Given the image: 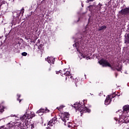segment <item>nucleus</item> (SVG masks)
<instances>
[{"label": "nucleus", "mask_w": 129, "mask_h": 129, "mask_svg": "<svg viewBox=\"0 0 129 129\" xmlns=\"http://www.w3.org/2000/svg\"><path fill=\"white\" fill-rule=\"evenodd\" d=\"M74 107L76 108V110L80 111L81 114H82V113H85V112H90V111H91L90 109L85 107L84 102L81 103V104L76 102L74 104Z\"/></svg>", "instance_id": "f257e3e1"}, {"label": "nucleus", "mask_w": 129, "mask_h": 129, "mask_svg": "<svg viewBox=\"0 0 129 129\" xmlns=\"http://www.w3.org/2000/svg\"><path fill=\"white\" fill-rule=\"evenodd\" d=\"M98 63L100 64V65H102L103 67H109L111 68V70H113V71H115V70H116L117 68L111 66V64H110L109 62H108V60H106V59L101 58L98 61Z\"/></svg>", "instance_id": "f03ea898"}, {"label": "nucleus", "mask_w": 129, "mask_h": 129, "mask_svg": "<svg viewBox=\"0 0 129 129\" xmlns=\"http://www.w3.org/2000/svg\"><path fill=\"white\" fill-rule=\"evenodd\" d=\"M35 116H36V114H35L34 112H31L29 114H27V113H26L24 115L21 117V119L22 120H27V119H31V118L32 117H35Z\"/></svg>", "instance_id": "7ed1b4c3"}, {"label": "nucleus", "mask_w": 129, "mask_h": 129, "mask_svg": "<svg viewBox=\"0 0 129 129\" xmlns=\"http://www.w3.org/2000/svg\"><path fill=\"white\" fill-rule=\"evenodd\" d=\"M56 121H57V117L56 116H54L51 120H50L47 124L48 127L47 129H53L54 127L53 125L56 123Z\"/></svg>", "instance_id": "20e7f679"}, {"label": "nucleus", "mask_w": 129, "mask_h": 129, "mask_svg": "<svg viewBox=\"0 0 129 129\" xmlns=\"http://www.w3.org/2000/svg\"><path fill=\"white\" fill-rule=\"evenodd\" d=\"M60 75H61L62 77H65V80H67L68 78H69L70 76V72L67 71V69H64L63 70H60Z\"/></svg>", "instance_id": "39448f33"}, {"label": "nucleus", "mask_w": 129, "mask_h": 129, "mask_svg": "<svg viewBox=\"0 0 129 129\" xmlns=\"http://www.w3.org/2000/svg\"><path fill=\"white\" fill-rule=\"evenodd\" d=\"M69 117H70V114L68 112H64L61 114V119L64 122V124H66L67 120H69Z\"/></svg>", "instance_id": "423d86ee"}, {"label": "nucleus", "mask_w": 129, "mask_h": 129, "mask_svg": "<svg viewBox=\"0 0 129 129\" xmlns=\"http://www.w3.org/2000/svg\"><path fill=\"white\" fill-rule=\"evenodd\" d=\"M119 121L122 123H128L129 119H127V116L124 114H122L120 117Z\"/></svg>", "instance_id": "0eeeda50"}, {"label": "nucleus", "mask_w": 129, "mask_h": 129, "mask_svg": "<svg viewBox=\"0 0 129 129\" xmlns=\"http://www.w3.org/2000/svg\"><path fill=\"white\" fill-rule=\"evenodd\" d=\"M119 14H121L122 16H126V15H129V7L125 8L119 11Z\"/></svg>", "instance_id": "6e6552de"}, {"label": "nucleus", "mask_w": 129, "mask_h": 129, "mask_svg": "<svg viewBox=\"0 0 129 129\" xmlns=\"http://www.w3.org/2000/svg\"><path fill=\"white\" fill-rule=\"evenodd\" d=\"M31 127V125L30 124H28L27 122H25L20 125V128L19 129H27Z\"/></svg>", "instance_id": "1a4fd4ad"}, {"label": "nucleus", "mask_w": 129, "mask_h": 129, "mask_svg": "<svg viewBox=\"0 0 129 129\" xmlns=\"http://www.w3.org/2000/svg\"><path fill=\"white\" fill-rule=\"evenodd\" d=\"M89 9V11L91 12V13H94L96 10V7L93 5H90L88 7Z\"/></svg>", "instance_id": "9d476101"}, {"label": "nucleus", "mask_w": 129, "mask_h": 129, "mask_svg": "<svg viewBox=\"0 0 129 129\" xmlns=\"http://www.w3.org/2000/svg\"><path fill=\"white\" fill-rule=\"evenodd\" d=\"M110 102H111V99L110 97H109V95H108L105 100V105H108V104H110Z\"/></svg>", "instance_id": "9b49d317"}, {"label": "nucleus", "mask_w": 129, "mask_h": 129, "mask_svg": "<svg viewBox=\"0 0 129 129\" xmlns=\"http://www.w3.org/2000/svg\"><path fill=\"white\" fill-rule=\"evenodd\" d=\"M44 45L40 44L38 46V51H41V55L43 54V52H44V48L43 47Z\"/></svg>", "instance_id": "f8f14e48"}, {"label": "nucleus", "mask_w": 129, "mask_h": 129, "mask_svg": "<svg viewBox=\"0 0 129 129\" xmlns=\"http://www.w3.org/2000/svg\"><path fill=\"white\" fill-rule=\"evenodd\" d=\"M8 128H12V127H15L14 123L13 122H10L7 125Z\"/></svg>", "instance_id": "ddd939ff"}, {"label": "nucleus", "mask_w": 129, "mask_h": 129, "mask_svg": "<svg viewBox=\"0 0 129 129\" xmlns=\"http://www.w3.org/2000/svg\"><path fill=\"white\" fill-rule=\"evenodd\" d=\"M124 43L129 44V33L126 34V36H125Z\"/></svg>", "instance_id": "4468645a"}, {"label": "nucleus", "mask_w": 129, "mask_h": 129, "mask_svg": "<svg viewBox=\"0 0 129 129\" xmlns=\"http://www.w3.org/2000/svg\"><path fill=\"white\" fill-rule=\"evenodd\" d=\"M129 110V105H125L123 107V112H125L126 111H128Z\"/></svg>", "instance_id": "2eb2a0df"}, {"label": "nucleus", "mask_w": 129, "mask_h": 129, "mask_svg": "<svg viewBox=\"0 0 129 129\" xmlns=\"http://www.w3.org/2000/svg\"><path fill=\"white\" fill-rule=\"evenodd\" d=\"M107 28V27L106 26L103 25V26L99 27L98 31H99V32L100 31H103V30H106Z\"/></svg>", "instance_id": "dca6fc26"}, {"label": "nucleus", "mask_w": 129, "mask_h": 129, "mask_svg": "<svg viewBox=\"0 0 129 129\" xmlns=\"http://www.w3.org/2000/svg\"><path fill=\"white\" fill-rule=\"evenodd\" d=\"M21 123L17 122L16 123H14V127L17 126L18 127H20L21 128Z\"/></svg>", "instance_id": "f3484780"}, {"label": "nucleus", "mask_w": 129, "mask_h": 129, "mask_svg": "<svg viewBox=\"0 0 129 129\" xmlns=\"http://www.w3.org/2000/svg\"><path fill=\"white\" fill-rule=\"evenodd\" d=\"M45 60L47 61V62L48 63H52V58L50 57H47V58H45Z\"/></svg>", "instance_id": "a211bd4d"}, {"label": "nucleus", "mask_w": 129, "mask_h": 129, "mask_svg": "<svg viewBox=\"0 0 129 129\" xmlns=\"http://www.w3.org/2000/svg\"><path fill=\"white\" fill-rule=\"evenodd\" d=\"M64 107H65V106L60 105L59 107H57L56 108V109H58V110H59V111H61V109H63V108H64Z\"/></svg>", "instance_id": "6ab92c4d"}, {"label": "nucleus", "mask_w": 129, "mask_h": 129, "mask_svg": "<svg viewBox=\"0 0 129 129\" xmlns=\"http://www.w3.org/2000/svg\"><path fill=\"white\" fill-rule=\"evenodd\" d=\"M25 13V9L24 8H22V9H21L20 14H22V16L23 17V16H24V13Z\"/></svg>", "instance_id": "aec40b11"}, {"label": "nucleus", "mask_w": 129, "mask_h": 129, "mask_svg": "<svg viewBox=\"0 0 129 129\" xmlns=\"http://www.w3.org/2000/svg\"><path fill=\"white\" fill-rule=\"evenodd\" d=\"M38 113H40V112H45V109L41 108L40 109H39L38 111H37Z\"/></svg>", "instance_id": "412c9836"}, {"label": "nucleus", "mask_w": 129, "mask_h": 129, "mask_svg": "<svg viewBox=\"0 0 129 129\" xmlns=\"http://www.w3.org/2000/svg\"><path fill=\"white\" fill-rule=\"evenodd\" d=\"M17 96L18 97V99H17V100H18V101H19V102L20 103L21 101H22V99H20V97H21V95L18 94V95H17Z\"/></svg>", "instance_id": "4be33fe9"}, {"label": "nucleus", "mask_w": 129, "mask_h": 129, "mask_svg": "<svg viewBox=\"0 0 129 129\" xmlns=\"http://www.w3.org/2000/svg\"><path fill=\"white\" fill-rule=\"evenodd\" d=\"M5 37H6V39H9V38H10V37H11V34H10V32L8 34H6L5 35Z\"/></svg>", "instance_id": "5701e85b"}, {"label": "nucleus", "mask_w": 129, "mask_h": 129, "mask_svg": "<svg viewBox=\"0 0 129 129\" xmlns=\"http://www.w3.org/2000/svg\"><path fill=\"white\" fill-rule=\"evenodd\" d=\"M109 97L110 98H111V99H112V98H114V97H115V94L110 95H109Z\"/></svg>", "instance_id": "b1692460"}, {"label": "nucleus", "mask_w": 129, "mask_h": 129, "mask_svg": "<svg viewBox=\"0 0 129 129\" xmlns=\"http://www.w3.org/2000/svg\"><path fill=\"white\" fill-rule=\"evenodd\" d=\"M27 55H28V53L26 52H24L22 53V56H27Z\"/></svg>", "instance_id": "393cba45"}, {"label": "nucleus", "mask_w": 129, "mask_h": 129, "mask_svg": "<svg viewBox=\"0 0 129 129\" xmlns=\"http://www.w3.org/2000/svg\"><path fill=\"white\" fill-rule=\"evenodd\" d=\"M49 111H50V110H49V109H47V108H46L45 109V110H44V113H47V112H49Z\"/></svg>", "instance_id": "a878e982"}, {"label": "nucleus", "mask_w": 129, "mask_h": 129, "mask_svg": "<svg viewBox=\"0 0 129 129\" xmlns=\"http://www.w3.org/2000/svg\"><path fill=\"white\" fill-rule=\"evenodd\" d=\"M30 125L31 129H33L34 128V127H35V126H34V124H30Z\"/></svg>", "instance_id": "bb28decb"}, {"label": "nucleus", "mask_w": 129, "mask_h": 129, "mask_svg": "<svg viewBox=\"0 0 129 129\" xmlns=\"http://www.w3.org/2000/svg\"><path fill=\"white\" fill-rule=\"evenodd\" d=\"M46 2H47V0H43L41 2V4H43L44 5H45V4H46Z\"/></svg>", "instance_id": "cd10ccee"}, {"label": "nucleus", "mask_w": 129, "mask_h": 129, "mask_svg": "<svg viewBox=\"0 0 129 129\" xmlns=\"http://www.w3.org/2000/svg\"><path fill=\"white\" fill-rule=\"evenodd\" d=\"M41 42V41L40 40V39H38L37 40V42H36V46H38V44H40V42Z\"/></svg>", "instance_id": "c85d7f7f"}, {"label": "nucleus", "mask_w": 129, "mask_h": 129, "mask_svg": "<svg viewBox=\"0 0 129 129\" xmlns=\"http://www.w3.org/2000/svg\"><path fill=\"white\" fill-rule=\"evenodd\" d=\"M56 74H59V73H60V74H61V70H59L58 71H56Z\"/></svg>", "instance_id": "c756f323"}, {"label": "nucleus", "mask_w": 129, "mask_h": 129, "mask_svg": "<svg viewBox=\"0 0 129 129\" xmlns=\"http://www.w3.org/2000/svg\"><path fill=\"white\" fill-rule=\"evenodd\" d=\"M98 6L99 8H100V9H101V7H102V5H101V4L99 3Z\"/></svg>", "instance_id": "7c9ffc66"}, {"label": "nucleus", "mask_w": 129, "mask_h": 129, "mask_svg": "<svg viewBox=\"0 0 129 129\" xmlns=\"http://www.w3.org/2000/svg\"><path fill=\"white\" fill-rule=\"evenodd\" d=\"M118 69H119L121 71V70H122V66H120L118 68Z\"/></svg>", "instance_id": "2f4dec72"}, {"label": "nucleus", "mask_w": 129, "mask_h": 129, "mask_svg": "<svg viewBox=\"0 0 129 129\" xmlns=\"http://www.w3.org/2000/svg\"><path fill=\"white\" fill-rule=\"evenodd\" d=\"M116 70H117V71H119L120 72V71H121L120 70V69H117H117H116Z\"/></svg>", "instance_id": "473e14b6"}, {"label": "nucleus", "mask_w": 129, "mask_h": 129, "mask_svg": "<svg viewBox=\"0 0 129 129\" xmlns=\"http://www.w3.org/2000/svg\"><path fill=\"white\" fill-rule=\"evenodd\" d=\"M74 47H76V48H77V46L76 43H75V44H74Z\"/></svg>", "instance_id": "72a5a7b5"}, {"label": "nucleus", "mask_w": 129, "mask_h": 129, "mask_svg": "<svg viewBox=\"0 0 129 129\" xmlns=\"http://www.w3.org/2000/svg\"><path fill=\"white\" fill-rule=\"evenodd\" d=\"M69 77H70V78H71L72 79L73 78V77L72 76H69Z\"/></svg>", "instance_id": "f704fd0d"}, {"label": "nucleus", "mask_w": 129, "mask_h": 129, "mask_svg": "<svg viewBox=\"0 0 129 129\" xmlns=\"http://www.w3.org/2000/svg\"><path fill=\"white\" fill-rule=\"evenodd\" d=\"M74 83H75L76 87H77V84L76 83V82L74 81Z\"/></svg>", "instance_id": "c9c22d12"}, {"label": "nucleus", "mask_w": 129, "mask_h": 129, "mask_svg": "<svg viewBox=\"0 0 129 129\" xmlns=\"http://www.w3.org/2000/svg\"><path fill=\"white\" fill-rule=\"evenodd\" d=\"M127 32H129V26L127 28Z\"/></svg>", "instance_id": "e433bc0d"}, {"label": "nucleus", "mask_w": 129, "mask_h": 129, "mask_svg": "<svg viewBox=\"0 0 129 129\" xmlns=\"http://www.w3.org/2000/svg\"><path fill=\"white\" fill-rule=\"evenodd\" d=\"M116 67H117V68H119V64H117V65H116Z\"/></svg>", "instance_id": "4c0bfd02"}, {"label": "nucleus", "mask_w": 129, "mask_h": 129, "mask_svg": "<svg viewBox=\"0 0 129 129\" xmlns=\"http://www.w3.org/2000/svg\"><path fill=\"white\" fill-rule=\"evenodd\" d=\"M48 71H51V68H48Z\"/></svg>", "instance_id": "58836bf2"}, {"label": "nucleus", "mask_w": 129, "mask_h": 129, "mask_svg": "<svg viewBox=\"0 0 129 129\" xmlns=\"http://www.w3.org/2000/svg\"><path fill=\"white\" fill-rule=\"evenodd\" d=\"M115 77H117V73H115Z\"/></svg>", "instance_id": "ea45409f"}, {"label": "nucleus", "mask_w": 129, "mask_h": 129, "mask_svg": "<svg viewBox=\"0 0 129 129\" xmlns=\"http://www.w3.org/2000/svg\"><path fill=\"white\" fill-rule=\"evenodd\" d=\"M77 50L78 52H79V49H78V48L77 47Z\"/></svg>", "instance_id": "a19ab883"}, {"label": "nucleus", "mask_w": 129, "mask_h": 129, "mask_svg": "<svg viewBox=\"0 0 129 129\" xmlns=\"http://www.w3.org/2000/svg\"><path fill=\"white\" fill-rule=\"evenodd\" d=\"M33 124H37V123L34 122V123H33Z\"/></svg>", "instance_id": "79ce46f5"}, {"label": "nucleus", "mask_w": 129, "mask_h": 129, "mask_svg": "<svg viewBox=\"0 0 129 129\" xmlns=\"http://www.w3.org/2000/svg\"><path fill=\"white\" fill-rule=\"evenodd\" d=\"M89 2H93V0H89Z\"/></svg>", "instance_id": "37998d69"}, {"label": "nucleus", "mask_w": 129, "mask_h": 129, "mask_svg": "<svg viewBox=\"0 0 129 129\" xmlns=\"http://www.w3.org/2000/svg\"><path fill=\"white\" fill-rule=\"evenodd\" d=\"M95 1V0H93V1Z\"/></svg>", "instance_id": "c03bdc74"}]
</instances>
